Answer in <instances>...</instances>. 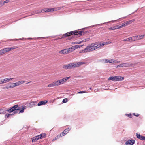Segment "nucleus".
<instances>
[{"label": "nucleus", "instance_id": "f257e3e1", "mask_svg": "<svg viewBox=\"0 0 145 145\" xmlns=\"http://www.w3.org/2000/svg\"><path fill=\"white\" fill-rule=\"evenodd\" d=\"M87 32H88L87 31H71L70 32H67L63 34L62 37L61 38V39L64 38L67 36L72 35L70 37H69L67 38V39L70 40L72 39L74 37V36L76 35L78 37H80L82 35H84V34L86 33Z\"/></svg>", "mask_w": 145, "mask_h": 145}, {"label": "nucleus", "instance_id": "f03ea898", "mask_svg": "<svg viewBox=\"0 0 145 145\" xmlns=\"http://www.w3.org/2000/svg\"><path fill=\"white\" fill-rule=\"evenodd\" d=\"M99 48V46L98 44V42L93 43L88 45L82 51L83 53L89 52Z\"/></svg>", "mask_w": 145, "mask_h": 145}, {"label": "nucleus", "instance_id": "7ed1b4c3", "mask_svg": "<svg viewBox=\"0 0 145 145\" xmlns=\"http://www.w3.org/2000/svg\"><path fill=\"white\" fill-rule=\"evenodd\" d=\"M85 63L84 62H78L72 63L63 66V68L65 69H71L80 67L83 64Z\"/></svg>", "mask_w": 145, "mask_h": 145}, {"label": "nucleus", "instance_id": "20e7f679", "mask_svg": "<svg viewBox=\"0 0 145 145\" xmlns=\"http://www.w3.org/2000/svg\"><path fill=\"white\" fill-rule=\"evenodd\" d=\"M20 107L18 106V105H16L12 106L10 109L7 110V111H8L9 113L13 112V114L18 112V111L20 110Z\"/></svg>", "mask_w": 145, "mask_h": 145}, {"label": "nucleus", "instance_id": "39448f33", "mask_svg": "<svg viewBox=\"0 0 145 145\" xmlns=\"http://www.w3.org/2000/svg\"><path fill=\"white\" fill-rule=\"evenodd\" d=\"M135 63H127L121 64L117 66V67H133L135 65Z\"/></svg>", "mask_w": 145, "mask_h": 145}, {"label": "nucleus", "instance_id": "423d86ee", "mask_svg": "<svg viewBox=\"0 0 145 145\" xmlns=\"http://www.w3.org/2000/svg\"><path fill=\"white\" fill-rule=\"evenodd\" d=\"M145 36L143 35H138L132 37L133 41H134L137 40H139L142 39Z\"/></svg>", "mask_w": 145, "mask_h": 145}, {"label": "nucleus", "instance_id": "0eeeda50", "mask_svg": "<svg viewBox=\"0 0 145 145\" xmlns=\"http://www.w3.org/2000/svg\"><path fill=\"white\" fill-rule=\"evenodd\" d=\"M58 86L57 83V81H54L52 83L49 84L48 86H47V87H55Z\"/></svg>", "mask_w": 145, "mask_h": 145}, {"label": "nucleus", "instance_id": "6e6552de", "mask_svg": "<svg viewBox=\"0 0 145 145\" xmlns=\"http://www.w3.org/2000/svg\"><path fill=\"white\" fill-rule=\"evenodd\" d=\"M135 141L134 140H131L129 141H127L125 142L126 145H133L135 143Z\"/></svg>", "mask_w": 145, "mask_h": 145}, {"label": "nucleus", "instance_id": "1a4fd4ad", "mask_svg": "<svg viewBox=\"0 0 145 145\" xmlns=\"http://www.w3.org/2000/svg\"><path fill=\"white\" fill-rule=\"evenodd\" d=\"M103 61H104V63H114V60L113 59H103Z\"/></svg>", "mask_w": 145, "mask_h": 145}, {"label": "nucleus", "instance_id": "9d476101", "mask_svg": "<svg viewBox=\"0 0 145 145\" xmlns=\"http://www.w3.org/2000/svg\"><path fill=\"white\" fill-rule=\"evenodd\" d=\"M7 110H6L4 108H1L0 109V114H5L6 112V111H7Z\"/></svg>", "mask_w": 145, "mask_h": 145}, {"label": "nucleus", "instance_id": "9b49d317", "mask_svg": "<svg viewBox=\"0 0 145 145\" xmlns=\"http://www.w3.org/2000/svg\"><path fill=\"white\" fill-rule=\"evenodd\" d=\"M47 102V101L46 100L41 101L39 102L38 104L37 105L38 106H40L43 105L45 104Z\"/></svg>", "mask_w": 145, "mask_h": 145}, {"label": "nucleus", "instance_id": "f8f14e48", "mask_svg": "<svg viewBox=\"0 0 145 145\" xmlns=\"http://www.w3.org/2000/svg\"><path fill=\"white\" fill-rule=\"evenodd\" d=\"M54 8H45L43 9V11L45 12H49L51 11H54Z\"/></svg>", "mask_w": 145, "mask_h": 145}, {"label": "nucleus", "instance_id": "ddd939ff", "mask_svg": "<svg viewBox=\"0 0 145 145\" xmlns=\"http://www.w3.org/2000/svg\"><path fill=\"white\" fill-rule=\"evenodd\" d=\"M116 81H122L124 79V77L120 76H116Z\"/></svg>", "mask_w": 145, "mask_h": 145}, {"label": "nucleus", "instance_id": "4468645a", "mask_svg": "<svg viewBox=\"0 0 145 145\" xmlns=\"http://www.w3.org/2000/svg\"><path fill=\"white\" fill-rule=\"evenodd\" d=\"M25 81L20 80L18 81L15 83H16V86H17L20 85L22 84L25 83Z\"/></svg>", "mask_w": 145, "mask_h": 145}, {"label": "nucleus", "instance_id": "2eb2a0df", "mask_svg": "<svg viewBox=\"0 0 145 145\" xmlns=\"http://www.w3.org/2000/svg\"><path fill=\"white\" fill-rule=\"evenodd\" d=\"M135 20L134 19H132L126 22H125L124 23L125 26H126L128 25L131 24L132 22H134Z\"/></svg>", "mask_w": 145, "mask_h": 145}, {"label": "nucleus", "instance_id": "dca6fc26", "mask_svg": "<svg viewBox=\"0 0 145 145\" xmlns=\"http://www.w3.org/2000/svg\"><path fill=\"white\" fill-rule=\"evenodd\" d=\"M67 129H68L69 130V131H70V129H69V128H67V129H65L63 131V132L62 133H61V134H60V135L61 136H64L67 133V131H66V130Z\"/></svg>", "mask_w": 145, "mask_h": 145}, {"label": "nucleus", "instance_id": "f3484780", "mask_svg": "<svg viewBox=\"0 0 145 145\" xmlns=\"http://www.w3.org/2000/svg\"><path fill=\"white\" fill-rule=\"evenodd\" d=\"M14 79V78H6L5 79H3V81L4 82V83H6L7 82L10 81L11 80H12Z\"/></svg>", "mask_w": 145, "mask_h": 145}, {"label": "nucleus", "instance_id": "a211bd4d", "mask_svg": "<svg viewBox=\"0 0 145 145\" xmlns=\"http://www.w3.org/2000/svg\"><path fill=\"white\" fill-rule=\"evenodd\" d=\"M57 83L58 86L60 85L61 84H63L64 82H65L63 78L60 80L57 81Z\"/></svg>", "mask_w": 145, "mask_h": 145}, {"label": "nucleus", "instance_id": "6ab92c4d", "mask_svg": "<svg viewBox=\"0 0 145 145\" xmlns=\"http://www.w3.org/2000/svg\"><path fill=\"white\" fill-rule=\"evenodd\" d=\"M40 139H42L46 137V134L44 133L38 135Z\"/></svg>", "mask_w": 145, "mask_h": 145}, {"label": "nucleus", "instance_id": "aec40b11", "mask_svg": "<svg viewBox=\"0 0 145 145\" xmlns=\"http://www.w3.org/2000/svg\"><path fill=\"white\" fill-rule=\"evenodd\" d=\"M67 49H63V50H61L59 52V53H61V54H64V53H65V54H67Z\"/></svg>", "mask_w": 145, "mask_h": 145}, {"label": "nucleus", "instance_id": "412c9836", "mask_svg": "<svg viewBox=\"0 0 145 145\" xmlns=\"http://www.w3.org/2000/svg\"><path fill=\"white\" fill-rule=\"evenodd\" d=\"M108 80H112V81H116V76H110L108 79Z\"/></svg>", "mask_w": 145, "mask_h": 145}, {"label": "nucleus", "instance_id": "4be33fe9", "mask_svg": "<svg viewBox=\"0 0 145 145\" xmlns=\"http://www.w3.org/2000/svg\"><path fill=\"white\" fill-rule=\"evenodd\" d=\"M123 41H133V37H130L127 39H124Z\"/></svg>", "mask_w": 145, "mask_h": 145}, {"label": "nucleus", "instance_id": "5701e85b", "mask_svg": "<svg viewBox=\"0 0 145 145\" xmlns=\"http://www.w3.org/2000/svg\"><path fill=\"white\" fill-rule=\"evenodd\" d=\"M36 101H32L29 104V106L30 107H32L33 105L36 104Z\"/></svg>", "mask_w": 145, "mask_h": 145}, {"label": "nucleus", "instance_id": "b1692460", "mask_svg": "<svg viewBox=\"0 0 145 145\" xmlns=\"http://www.w3.org/2000/svg\"><path fill=\"white\" fill-rule=\"evenodd\" d=\"M136 136L137 138L140 140L141 137L142 136V135H141L140 134H138L137 133H136Z\"/></svg>", "mask_w": 145, "mask_h": 145}, {"label": "nucleus", "instance_id": "393cba45", "mask_svg": "<svg viewBox=\"0 0 145 145\" xmlns=\"http://www.w3.org/2000/svg\"><path fill=\"white\" fill-rule=\"evenodd\" d=\"M11 84V85L10 86V88H13L16 86V83H12Z\"/></svg>", "mask_w": 145, "mask_h": 145}, {"label": "nucleus", "instance_id": "a878e982", "mask_svg": "<svg viewBox=\"0 0 145 145\" xmlns=\"http://www.w3.org/2000/svg\"><path fill=\"white\" fill-rule=\"evenodd\" d=\"M10 49L9 48H7L4 49L3 50H4L5 52L6 53L7 52L10 51Z\"/></svg>", "mask_w": 145, "mask_h": 145}, {"label": "nucleus", "instance_id": "bb28decb", "mask_svg": "<svg viewBox=\"0 0 145 145\" xmlns=\"http://www.w3.org/2000/svg\"><path fill=\"white\" fill-rule=\"evenodd\" d=\"M118 26L119 29L125 26L124 23H123L119 25Z\"/></svg>", "mask_w": 145, "mask_h": 145}, {"label": "nucleus", "instance_id": "cd10ccee", "mask_svg": "<svg viewBox=\"0 0 145 145\" xmlns=\"http://www.w3.org/2000/svg\"><path fill=\"white\" fill-rule=\"evenodd\" d=\"M8 85H9L8 84L7 86L3 87L2 89H7L10 88V86H8Z\"/></svg>", "mask_w": 145, "mask_h": 145}, {"label": "nucleus", "instance_id": "c85d7f7f", "mask_svg": "<svg viewBox=\"0 0 145 145\" xmlns=\"http://www.w3.org/2000/svg\"><path fill=\"white\" fill-rule=\"evenodd\" d=\"M25 109L24 106H23L21 110L19 112V113H22L24 112V110Z\"/></svg>", "mask_w": 145, "mask_h": 145}, {"label": "nucleus", "instance_id": "c756f323", "mask_svg": "<svg viewBox=\"0 0 145 145\" xmlns=\"http://www.w3.org/2000/svg\"><path fill=\"white\" fill-rule=\"evenodd\" d=\"M98 44L99 46V48L102 46H103L105 45V43L104 42H103L102 43H100L99 42H98Z\"/></svg>", "mask_w": 145, "mask_h": 145}, {"label": "nucleus", "instance_id": "7c9ffc66", "mask_svg": "<svg viewBox=\"0 0 145 145\" xmlns=\"http://www.w3.org/2000/svg\"><path fill=\"white\" fill-rule=\"evenodd\" d=\"M89 39H90V38H87L86 39H84L83 40L81 41L82 43L83 42H84L88 41L89 40Z\"/></svg>", "mask_w": 145, "mask_h": 145}, {"label": "nucleus", "instance_id": "2f4dec72", "mask_svg": "<svg viewBox=\"0 0 145 145\" xmlns=\"http://www.w3.org/2000/svg\"><path fill=\"white\" fill-rule=\"evenodd\" d=\"M5 4L4 1H0V7L3 6Z\"/></svg>", "mask_w": 145, "mask_h": 145}, {"label": "nucleus", "instance_id": "473e14b6", "mask_svg": "<svg viewBox=\"0 0 145 145\" xmlns=\"http://www.w3.org/2000/svg\"><path fill=\"white\" fill-rule=\"evenodd\" d=\"M72 50H72L71 49V48H68L67 49V51H67V54L71 52Z\"/></svg>", "mask_w": 145, "mask_h": 145}, {"label": "nucleus", "instance_id": "72a5a7b5", "mask_svg": "<svg viewBox=\"0 0 145 145\" xmlns=\"http://www.w3.org/2000/svg\"><path fill=\"white\" fill-rule=\"evenodd\" d=\"M68 101V99L67 98L64 99L62 101V102L63 103H65L67 102Z\"/></svg>", "mask_w": 145, "mask_h": 145}, {"label": "nucleus", "instance_id": "f704fd0d", "mask_svg": "<svg viewBox=\"0 0 145 145\" xmlns=\"http://www.w3.org/2000/svg\"><path fill=\"white\" fill-rule=\"evenodd\" d=\"M37 140L35 137H33L32 139V141L33 142H35Z\"/></svg>", "mask_w": 145, "mask_h": 145}, {"label": "nucleus", "instance_id": "c9c22d12", "mask_svg": "<svg viewBox=\"0 0 145 145\" xmlns=\"http://www.w3.org/2000/svg\"><path fill=\"white\" fill-rule=\"evenodd\" d=\"M83 45H82L81 46H80V45H78L74 46L75 49L78 48H80V46H82Z\"/></svg>", "mask_w": 145, "mask_h": 145}, {"label": "nucleus", "instance_id": "e433bc0d", "mask_svg": "<svg viewBox=\"0 0 145 145\" xmlns=\"http://www.w3.org/2000/svg\"><path fill=\"white\" fill-rule=\"evenodd\" d=\"M70 78V77H67L63 78L65 82L69 78Z\"/></svg>", "mask_w": 145, "mask_h": 145}, {"label": "nucleus", "instance_id": "4c0bfd02", "mask_svg": "<svg viewBox=\"0 0 145 145\" xmlns=\"http://www.w3.org/2000/svg\"><path fill=\"white\" fill-rule=\"evenodd\" d=\"M3 50V49H2L1 50H0V51L1 52V55L2 54H4L5 53V51L4 50Z\"/></svg>", "mask_w": 145, "mask_h": 145}, {"label": "nucleus", "instance_id": "58836bf2", "mask_svg": "<svg viewBox=\"0 0 145 145\" xmlns=\"http://www.w3.org/2000/svg\"><path fill=\"white\" fill-rule=\"evenodd\" d=\"M4 82L3 81V79L0 80V84H4Z\"/></svg>", "mask_w": 145, "mask_h": 145}, {"label": "nucleus", "instance_id": "ea45409f", "mask_svg": "<svg viewBox=\"0 0 145 145\" xmlns=\"http://www.w3.org/2000/svg\"><path fill=\"white\" fill-rule=\"evenodd\" d=\"M140 140H145V136H142Z\"/></svg>", "mask_w": 145, "mask_h": 145}, {"label": "nucleus", "instance_id": "a19ab883", "mask_svg": "<svg viewBox=\"0 0 145 145\" xmlns=\"http://www.w3.org/2000/svg\"><path fill=\"white\" fill-rule=\"evenodd\" d=\"M125 18H126V17H123V18H120L119 19H118L117 20H122V19H124ZM117 20H115L113 21V22L116 21Z\"/></svg>", "mask_w": 145, "mask_h": 145}, {"label": "nucleus", "instance_id": "79ce46f5", "mask_svg": "<svg viewBox=\"0 0 145 145\" xmlns=\"http://www.w3.org/2000/svg\"><path fill=\"white\" fill-rule=\"evenodd\" d=\"M82 43L81 41H79V42H74V44H80Z\"/></svg>", "mask_w": 145, "mask_h": 145}, {"label": "nucleus", "instance_id": "37998d69", "mask_svg": "<svg viewBox=\"0 0 145 145\" xmlns=\"http://www.w3.org/2000/svg\"><path fill=\"white\" fill-rule=\"evenodd\" d=\"M86 92L84 91H82L77 93H86Z\"/></svg>", "mask_w": 145, "mask_h": 145}, {"label": "nucleus", "instance_id": "c03bdc74", "mask_svg": "<svg viewBox=\"0 0 145 145\" xmlns=\"http://www.w3.org/2000/svg\"><path fill=\"white\" fill-rule=\"evenodd\" d=\"M114 63H120V61H116V60L114 61Z\"/></svg>", "mask_w": 145, "mask_h": 145}, {"label": "nucleus", "instance_id": "a18cd8bd", "mask_svg": "<svg viewBox=\"0 0 145 145\" xmlns=\"http://www.w3.org/2000/svg\"><path fill=\"white\" fill-rule=\"evenodd\" d=\"M109 30H115V28L114 27V26L113 27H111L108 29Z\"/></svg>", "mask_w": 145, "mask_h": 145}, {"label": "nucleus", "instance_id": "49530a36", "mask_svg": "<svg viewBox=\"0 0 145 145\" xmlns=\"http://www.w3.org/2000/svg\"><path fill=\"white\" fill-rule=\"evenodd\" d=\"M127 116L130 118H131L132 117V116L131 114H127Z\"/></svg>", "mask_w": 145, "mask_h": 145}, {"label": "nucleus", "instance_id": "de8ad7c7", "mask_svg": "<svg viewBox=\"0 0 145 145\" xmlns=\"http://www.w3.org/2000/svg\"><path fill=\"white\" fill-rule=\"evenodd\" d=\"M114 27L115 28V29H119L118 25L115 26Z\"/></svg>", "mask_w": 145, "mask_h": 145}, {"label": "nucleus", "instance_id": "09e8293b", "mask_svg": "<svg viewBox=\"0 0 145 145\" xmlns=\"http://www.w3.org/2000/svg\"><path fill=\"white\" fill-rule=\"evenodd\" d=\"M35 137L36 138V140H37L40 139V138L39 137V136L38 135L36 136H35Z\"/></svg>", "mask_w": 145, "mask_h": 145}, {"label": "nucleus", "instance_id": "8fccbe9b", "mask_svg": "<svg viewBox=\"0 0 145 145\" xmlns=\"http://www.w3.org/2000/svg\"><path fill=\"white\" fill-rule=\"evenodd\" d=\"M71 48V49L72 50H73L75 49L74 46H72Z\"/></svg>", "mask_w": 145, "mask_h": 145}, {"label": "nucleus", "instance_id": "3c124183", "mask_svg": "<svg viewBox=\"0 0 145 145\" xmlns=\"http://www.w3.org/2000/svg\"><path fill=\"white\" fill-rule=\"evenodd\" d=\"M61 136L60 135H60H58L57 136V137H56L55 138L57 139L58 138H59Z\"/></svg>", "mask_w": 145, "mask_h": 145}, {"label": "nucleus", "instance_id": "603ef678", "mask_svg": "<svg viewBox=\"0 0 145 145\" xmlns=\"http://www.w3.org/2000/svg\"><path fill=\"white\" fill-rule=\"evenodd\" d=\"M9 1V0H6L5 1H4V2L5 3H7Z\"/></svg>", "mask_w": 145, "mask_h": 145}, {"label": "nucleus", "instance_id": "864d4df0", "mask_svg": "<svg viewBox=\"0 0 145 145\" xmlns=\"http://www.w3.org/2000/svg\"><path fill=\"white\" fill-rule=\"evenodd\" d=\"M12 115V114H8L7 115V114H6V115L7 116V118H8L9 116Z\"/></svg>", "mask_w": 145, "mask_h": 145}, {"label": "nucleus", "instance_id": "5fc2aeb1", "mask_svg": "<svg viewBox=\"0 0 145 145\" xmlns=\"http://www.w3.org/2000/svg\"><path fill=\"white\" fill-rule=\"evenodd\" d=\"M133 114L135 116L137 117H138L139 116V114L135 115V113H133Z\"/></svg>", "mask_w": 145, "mask_h": 145}, {"label": "nucleus", "instance_id": "6e6d98bb", "mask_svg": "<svg viewBox=\"0 0 145 145\" xmlns=\"http://www.w3.org/2000/svg\"><path fill=\"white\" fill-rule=\"evenodd\" d=\"M10 49V50H11V49H14L15 48H14V47H11V48H9Z\"/></svg>", "mask_w": 145, "mask_h": 145}, {"label": "nucleus", "instance_id": "4d7b16f0", "mask_svg": "<svg viewBox=\"0 0 145 145\" xmlns=\"http://www.w3.org/2000/svg\"><path fill=\"white\" fill-rule=\"evenodd\" d=\"M42 11H39V12H36L35 13H36V14H37V13H41V12Z\"/></svg>", "mask_w": 145, "mask_h": 145}, {"label": "nucleus", "instance_id": "13d9d810", "mask_svg": "<svg viewBox=\"0 0 145 145\" xmlns=\"http://www.w3.org/2000/svg\"><path fill=\"white\" fill-rule=\"evenodd\" d=\"M63 7H59L58 8V10H60V9H61V8H63Z\"/></svg>", "mask_w": 145, "mask_h": 145}, {"label": "nucleus", "instance_id": "bf43d9fd", "mask_svg": "<svg viewBox=\"0 0 145 145\" xmlns=\"http://www.w3.org/2000/svg\"><path fill=\"white\" fill-rule=\"evenodd\" d=\"M104 43H105V45H107L108 44V43L107 42H105Z\"/></svg>", "mask_w": 145, "mask_h": 145}, {"label": "nucleus", "instance_id": "052dcab7", "mask_svg": "<svg viewBox=\"0 0 145 145\" xmlns=\"http://www.w3.org/2000/svg\"><path fill=\"white\" fill-rule=\"evenodd\" d=\"M66 131H67V133H68V132H69V130H68L67 129L66 130Z\"/></svg>", "mask_w": 145, "mask_h": 145}, {"label": "nucleus", "instance_id": "680f3d73", "mask_svg": "<svg viewBox=\"0 0 145 145\" xmlns=\"http://www.w3.org/2000/svg\"><path fill=\"white\" fill-rule=\"evenodd\" d=\"M89 89L91 90L92 89V88L91 87H90L89 88Z\"/></svg>", "mask_w": 145, "mask_h": 145}, {"label": "nucleus", "instance_id": "e2e57ef3", "mask_svg": "<svg viewBox=\"0 0 145 145\" xmlns=\"http://www.w3.org/2000/svg\"><path fill=\"white\" fill-rule=\"evenodd\" d=\"M105 22V23H104V24H106V23H108V22Z\"/></svg>", "mask_w": 145, "mask_h": 145}, {"label": "nucleus", "instance_id": "0e129e2a", "mask_svg": "<svg viewBox=\"0 0 145 145\" xmlns=\"http://www.w3.org/2000/svg\"><path fill=\"white\" fill-rule=\"evenodd\" d=\"M31 39V38H29L28 39Z\"/></svg>", "mask_w": 145, "mask_h": 145}]
</instances>
